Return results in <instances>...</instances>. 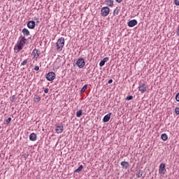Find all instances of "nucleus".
<instances>
[{
    "label": "nucleus",
    "instance_id": "obj_1",
    "mask_svg": "<svg viewBox=\"0 0 179 179\" xmlns=\"http://www.w3.org/2000/svg\"><path fill=\"white\" fill-rule=\"evenodd\" d=\"M26 41H27V39L26 38V37L24 36L20 37V41L15 45L14 50H17V52H20V51H22L23 50V48L24 47V44H26Z\"/></svg>",
    "mask_w": 179,
    "mask_h": 179
},
{
    "label": "nucleus",
    "instance_id": "obj_2",
    "mask_svg": "<svg viewBox=\"0 0 179 179\" xmlns=\"http://www.w3.org/2000/svg\"><path fill=\"white\" fill-rule=\"evenodd\" d=\"M64 45H65V38H64V37H61L58 39L56 43L57 51H62Z\"/></svg>",
    "mask_w": 179,
    "mask_h": 179
},
{
    "label": "nucleus",
    "instance_id": "obj_3",
    "mask_svg": "<svg viewBox=\"0 0 179 179\" xmlns=\"http://www.w3.org/2000/svg\"><path fill=\"white\" fill-rule=\"evenodd\" d=\"M76 65L78 66V68L82 69L86 65V62H85V59L80 57L78 59Z\"/></svg>",
    "mask_w": 179,
    "mask_h": 179
},
{
    "label": "nucleus",
    "instance_id": "obj_4",
    "mask_svg": "<svg viewBox=\"0 0 179 179\" xmlns=\"http://www.w3.org/2000/svg\"><path fill=\"white\" fill-rule=\"evenodd\" d=\"M55 76H57V75L54 72L50 71L46 74L45 78L48 82H52V80L55 79Z\"/></svg>",
    "mask_w": 179,
    "mask_h": 179
},
{
    "label": "nucleus",
    "instance_id": "obj_5",
    "mask_svg": "<svg viewBox=\"0 0 179 179\" xmlns=\"http://www.w3.org/2000/svg\"><path fill=\"white\" fill-rule=\"evenodd\" d=\"M109 14H110V8L105 6L101 8V16H103V17L108 16Z\"/></svg>",
    "mask_w": 179,
    "mask_h": 179
},
{
    "label": "nucleus",
    "instance_id": "obj_6",
    "mask_svg": "<svg viewBox=\"0 0 179 179\" xmlns=\"http://www.w3.org/2000/svg\"><path fill=\"white\" fill-rule=\"evenodd\" d=\"M55 128L57 134H62V132H64V125H62V124H56Z\"/></svg>",
    "mask_w": 179,
    "mask_h": 179
},
{
    "label": "nucleus",
    "instance_id": "obj_7",
    "mask_svg": "<svg viewBox=\"0 0 179 179\" xmlns=\"http://www.w3.org/2000/svg\"><path fill=\"white\" fill-rule=\"evenodd\" d=\"M148 90V86H146V84L140 83L138 86V92H141V93H145Z\"/></svg>",
    "mask_w": 179,
    "mask_h": 179
},
{
    "label": "nucleus",
    "instance_id": "obj_8",
    "mask_svg": "<svg viewBox=\"0 0 179 179\" xmlns=\"http://www.w3.org/2000/svg\"><path fill=\"white\" fill-rule=\"evenodd\" d=\"M166 173V164L162 163L159 166V174L163 176Z\"/></svg>",
    "mask_w": 179,
    "mask_h": 179
},
{
    "label": "nucleus",
    "instance_id": "obj_9",
    "mask_svg": "<svg viewBox=\"0 0 179 179\" xmlns=\"http://www.w3.org/2000/svg\"><path fill=\"white\" fill-rule=\"evenodd\" d=\"M27 26L28 29H33L36 27V22L33 20L28 21V22L27 23Z\"/></svg>",
    "mask_w": 179,
    "mask_h": 179
},
{
    "label": "nucleus",
    "instance_id": "obj_10",
    "mask_svg": "<svg viewBox=\"0 0 179 179\" xmlns=\"http://www.w3.org/2000/svg\"><path fill=\"white\" fill-rule=\"evenodd\" d=\"M136 24H138V21L136 20H131L127 22V26H129V27H135Z\"/></svg>",
    "mask_w": 179,
    "mask_h": 179
},
{
    "label": "nucleus",
    "instance_id": "obj_11",
    "mask_svg": "<svg viewBox=\"0 0 179 179\" xmlns=\"http://www.w3.org/2000/svg\"><path fill=\"white\" fill-rule=\"evenodd\" d=\"M120 165L122 166V169H125V170H127L128 167H129V162L122 161L120 163Z\"/></svg>",
    "mask_w": 179,
    "mask_h": 179
},
{
    "label": "nucleus",
    "instance_id": "obj_12",
    "mask_svg": "<svg viewBox=\"0 0 179 179\" xmlns=\"http://www.w3.org/2000/svg\"><path fill=\"white\" fill-rule=\"evenodd\" d=\"M110 118H111V113L106 115L103 118V122H108L110 121Z\"/></svg>",
    "mask_w": 179,
    "mask_h": 179
},
{
    "label": "nucleus",
    "instance_id": "obj_13",
    "mask_svg": "<svg viewBox=\"0 0 179 179\" xmlns=\"http://www.w3.org/2000/svg\"><path fill=\"white\" fill-rule=\"evenodd\" d=\"M29 140H31L32 142H34V141H37V134L35 133H31L29 135Z\"/></svg>",
    "mask_w": 179,
    "mask_h": 179
},
{
    "label": "nucleus",
    "instance_id": "obj_14",
    "mask_svg": "<svg viewBox=\"0 0 179 179\" xmlns=\"http://www.w3.org/2000/svg\"><path fill=\"white\" fill-rule=\"evenodd\" d=\"M22 33L23 36H26L27 37H29V36H30V31H29V29H27V28H24L22 30Z\"/></svg>",
    "mask_w": 179,
    "mask_h": 179
},
{
    "label": "nucleus",
    "instance_id": "obj_15",
    "mask_svg": "<svg viewBox=\"0 0 179 179\" xmlns=\"http://www.w3.org/2000/svg\"><path fill=\"white\" fill-rule=\"evenodd\" d=\"M32 54L34 55V58H36V59L38 58V57H40V52L38 50H37V49H34L32 52Z\"/></svg>",
    "mask_w": 179,
    "mask_h": 179
},
{
    "label": "nucleus",
    "instance_id": "obj_16",
    "mask_svg": "<svg viewBox=\"0 0 179 179\" xmlns=\"http://www.w3.org/2000/svg\"><path fill=\"white\" fill-rule=\"evenodd\" d=\"M107 6L113 8L114 6V0H106Z\"/></svg>",
    "mask_w": 179,
    "mask_h": 179
},
{
    "label": "nucleus",
    "instance_id": "obj_17",
    "mask_svg": "<svg viewBox=\"0 0 179 179\" xmlns=\"http://www.w3.org/2000/svg\"><path fill=\"white\" fill-rule=\"evenodd\" d=\"M136 177H138V178H141V177H142V176H143V171L142 170H138L136 173Z\"/></svg>",
    "mask_w": 179,
    "mask_h": 179
},
{
    "label": "nucleus",
    "instance_id": "obj_18",
    "mask_svg": "<svg viewBox=\"0 0 179 179\" xmlns=\"http://www.w3.org/2000/svg\"><path fill=\"white\" fill-rule=\"evenodd\" d=\"M161 139H162L165 142V141H167V139H169V136H167L166 134H162L161 135Z\"/></svg>",
    "mask_w": 179,
    "mask_h": 179
},
{
    "label": "nucleus",
    "instance_id": "obj_19",
    "mask_svg": "<svg viewBox=\"0 0 179 179\" xmlns=\"http://www.w3.org/2000/svg\"><path fill=\"white\" fill-rule=\"evenodd\" d=\"M83 113V110H82V109H80L78 111L76 112V117H78V118H80V117H82Z\"/></svg>",
    "mask_w": 179,
    "mask_h": 179
},
{
    "label": "nucleus",
    "instance_id": "obj_20",
    "mask_svg": "<svg viewBox=\"0 0 179 179\" xmlns=\"http://www.w3.org/2000/svg\"><path fill=\"white\" fill-rule=\"evenodd\" d=\"M83 170V165H80L77 169L74 171V173H80Z\"/></svg>",
    "mask_w": 179,
    "mask_h": 179
},
{
    "label": "nucleus",
    "instance_id": "obj_21",
    "mask_svg": "<svg viewBox=\"0 0 179 179\" xmlns=\"http://www.w3.org/2000/svg\"><path fill=\"white\" fill-rule=\"evenodd\" d=\"M120 13V8L118 7H116V8L113 11V16H117Z\"/></svg>",
    "mask_w": 179,
    "mask_h": 179
},
{
    "label": "nucleus",
    "instance_id": "obj_22",
    "mask_svg": "<svg viewBox=\"0 0 179 179\" xmlns=\"http://www.w3.org/2000/svg\"><path fill=\"white\" fill-rule=\"evenodd\" d=\"M86 89H87V84H85L83 88L80 90V93H84V92L86 91Z\"/></svg>",
    "mask_w": 179,
    "mask_h": 179
},
{
    "label": "nucleus",
    "instance_id": "obj_23",
    "mask_svg": "<svg viewBox=\"0 0 179 179\" xmlns=\"http://www.w3.org/2000/svg\"><path fill=\"white\" fill-rule=\"evenodd\" d=\"M12 121V117H8L5 122L4 125H8L9 123Z\"/></svg>",
    "mask_w": 179,
    "mask_h": 179
},
{
    "label": "nucleus",
    "instance_id": "obj_24",
    "mask_svg": "<svg viewBox=\"0 0 179 179\" xmlns=\"http://www.w3.org/2000/svg\"><path fill=\"white\" fill-rule=\"evenodd\" d=\"M104 65H106V63L103 60H101L99 62V66L103 67V66H104Z\"/></svg>",
    "mask_w": 179,
    "mask_h": 179
},
{
    "label": "nucleus",
    "instance_id": "obj_25",
    "mask_svg": "<svg viewBox=\"0 0 179 179\" xmlns=\"http://www.w3.org/2000/svg\"><path fill=\"white\" fill-rule=\"evenodd\" d=\"M132 99H134V96H131V95H129V96L126 97V100H128V101L132 100Z\"/></svg>",
    "mask_w": 179,
    "mask_h": 179
},
{
    "label": "nucleus",
    "instance_id": "obj_26",
    "mask_svg": "<svg viewBox=\"0 0 179 179\" xmlns=\"http://www.w3.org/2000/svg\"><path fill=\"white\" fill-rule=\"evenodd\" d=\"M27 64V59H24L22 63H21V66L26 65Z\"/></svg>",
    "mask_w": 179,
    "mask_h": 179
},
{
    "label": "nucleus",
    "instance_id": "obj_27",
    "mask_svg": "<svg viewBox=\"0 0 179 179\" xmlns=\"http://www.w3.org/2000/svg\"><path fill=\"white\" fill-rule=\"evenodd\" d=\"M175 113L177 115H179V108L178 107L175 108Z\"/></svg>",
    "mask_w": 179,
    "mask_h": 179
},
{
    "label": "nucleus",
    "instance_id": "obj_28",
    "mask_svg": "<svg viewBox=\"0 0 179 179\" xmlns=\"http://www.w3.org/2000/svg\"><path fill=\"white\" fill-rule=\"evenodd\" d=\"M108 59H110V58L105 57V58H103V59H102V61L106 64V62H107L108 61Z\"/></svg>",
    "mask_w": 179,
    "mask_h": 179
},
{
    "label": "nucleus",
    "instance_id": "obj_29",
    "mask_svg": "<svg viewBox=\"0 0 179 179\" xmlns=\"http://www.w3.org/2000/svg\"><path fill=\"white\" fill-rule=\"evenodd\" d=\"M174 3L176 6H179V0H174Z\"/></svg>",
    "mask_w": 179,
    "mask_h": 179
},
{
    "label": "nucleus",
    "instance_id": "obj_30",
    "mask_svg": "<svg viewBox=\"0 0 179 179\" xmlns=\"http://www.w3.org/2000/svg\"><path fill=\"white\" fill-rule=\"evenodd\" d=\"M176 100L179 102V92L176 95Z\"/></svg>",
    "mask_w": 179,
    "mask_h": 179
},
{
    "label": "nucleus",
    "instance_id": "obj_31",
    "mask_svg": "<svg viewBox=\"0 0 179 179\" xmlns=\"http://www.w3.org/2000/svg\"><path fill=\"white\" fill-rule=\"evenodd\" d=\"M35 100H36L37 102L40 101V100H41V98L38 96H37L35 99Z\"/></svg>",
    "mask_w": 179,
    "mask_h": 179
},
{
    "label": "nucleus",
    "instance_id": "obj_32",
    "mask_svg": "<svg viewBox=\"0 0 179 179\" xmlns=\"http://www.w3.org/2000/svg\"><path fill=\"white\" fill-rule=\"evenodd\" d=\"M34 70H35V71H40V67H39L38 66H36L34 67Z\"/></svg>",
    "mask_w": 179,
    "mask_h": 179
},
{
    "label": "nucleus",
    "instance_id": "obj_33",
    "mask_svg": "<svg viewBox=\"0 0 179 179\" xmlns=\"http://www.w3.org/2000/svg\"><path fill=\"white\" fill-rule=\"evenodd\" d=\"M48 92H50V90H48V88H45L44 90V93H48Z\"/></svg>",
    "mask_w": 179,
    "mask_h": 179
},
{
    "label": "nucleus",
    "instance_id": "obj_34",
    "mask_svg": "<svg viewBox=\"0 0 179 179\" xmlns=\"http://www.w3.org/2000/svg\"><path fill=\"white\" fill-rule=\"evenodd\" d=\"M108 83L109 85H110V83H113V79H110L108 81Z\"/></svg>",
    "mask_w": 179,
    "mask_h": 179
},
{
    "label": "nucleus",
    "instance_id": "obj_35",
    "mask_svg": "<svg viewBox=\"0 0 179 179\" xmlns=\"http://www.w3.org/2000/svg\"><path fill=\"white\" fill-rule=\"evenodd\" d=\"M117 3H121L122 2V0H115Z\"/></svg>",
    "mask_w": 179,
    "mask_h": 179
},
{
    "label": "nucleus",
    "instance_id": "obj_36",
    "mask_svg": "<svg viewBox=\"0 0 179 179\" xmlns=\"http://www.w3.org/2000/svg\"><path fill=\"white\" fill-rule=\"evenodd\" d=\"M15 99V96H13L12 101H13V99Z\"/></svg>",
    "mask_w": 179,
    "mask_h": 179
},
{
    "label": "nucleus",
    "instance_id": "obj_37",
    "mask_svg": "<svg viewBox=\"0 0 179 179\" xmlns=\"http://www.w3.org/2000/svg\"><path fill=\"white\" fill-rule=\"evenodd\" d=\"M178 36H179V31H178Z\"/></svg>",
    "mask_w": 179,
    "mask_h": 179
},
{
    "label": "nucleus",
    "instance_id": "obj_38",
    "mask_svg": "<svg viewBox=\"0 0 179 179\" xmlns=\"http://www.w3.org/2000/svg\"><path fill=\"white\" fill-rule=\"evenodd\" d=\"M36 20H38V18H36Z\"/></svg>",
    "mask_w": 179,
    "mask_h": 179
},
{
    "label": "nucleus",
    "instance_id": "obj_39",
    "mask_svg": "<svg viewBox=\"0 0 179 179\" xmlns=\"http://www.w3.org/2000/svg\"><path fill=\"white\" fill-rule=\"evenodd\" d=\"M28 38H31V36L29 37Z\"/></svg>",
    "mask_w": 179,
    "mask_h": 179
},
{
    "label": "nucleus",
    "instance_id": "obj_40",
    "mask_svg": "<svg viewBox=\"0 0 179 179\" xmlns=\"http://www.w3.org/2000/svg\"><path fill=\"white\" fill-rule=\"evenodd\" d=\"M36 23H39V22H38V21H37V22H36Z\"/></svg>",
    "mask_w": 179,
    "mask_h": 179
},
{
    "label": "nucleus",
    "instance_id": "obj_41",
    "mask_svg": "<svg viewBox=\"0 0 179 179\" xmlns=\"http://www.w3.org/2000/svg\"><path fill=\"white\" fill-rule=\"evenodd\" d=\"M17 1H22V0H17Z\"/></svg>",
    "mask_w": 179,
    "mask_h": 179
}]
</instances>
